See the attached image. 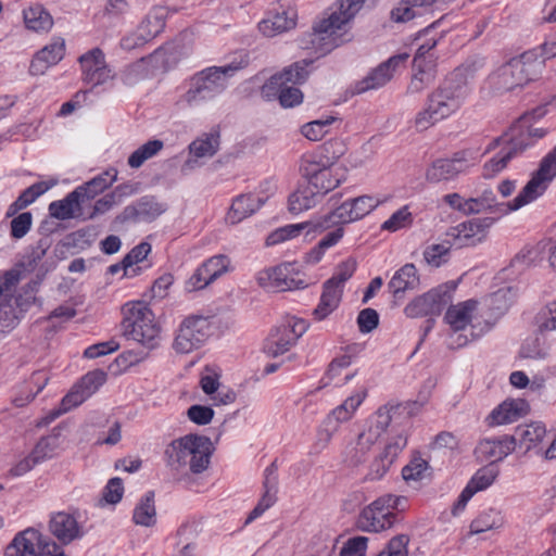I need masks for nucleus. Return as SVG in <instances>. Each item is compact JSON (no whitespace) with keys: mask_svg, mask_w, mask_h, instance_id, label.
<instances>
[{"mask_svg":"<svg viewBox=\"0 0 556 556\" xmlns=\"http://www.w3.org/2000/svg\"><path fill=\"white\" fill-rule=\"evenodd\" d=\"M529 143L522 144L520 141L508 137L507 135L493 139L485 147L483 154L491 153L500 149L498 153L486 161L482 167V177L492 179L502 173L508 165L513 156L525 150Z\"/></svg>","mask_w":556,"mask_h":556,"instance_id":"nucleus-14","label":"nucleus"},{"mask_svg":"<svg viewBox=\"0 0 556 556\" xmlns=\"http://www.w3.org/2000/svg\"><path fill=\"white\" fill-rule=\"evenodd\" d=\"M455 245L454 241L447 237L439 242H432L424 250V260L431 267H440L446 264L451 257V249Z\"/></svg>","mask_w":556,"mask_h":556,"instance_id":"nucleus-53","label":"nucleus"},{"mask_svg":"<svg viewBox=\"0 0 556 556\" xmlns=\"http://www.w3.org/2000/svg\"><path fill=\"white\" fill-rule=\"evenodd\" d=\"M343 292L333 288L331 283H324L318 305L313 312L316 320H324L330 316L340 305Z\"/></svg>","mask_w":556,"mask_h":556,"instance_id":"nucleus-50","label":"nucleus"},{"mask_svg":"<svg viewBox=\"0 0 556 556\" xmlns=\"http://www.w3.org/2000/svg\"><path fill=\"white\" fill-rule=\"evenodd\" d=\"M275 193V186L267 184L266 194L249 193L237 197L227 212L226 222L237 225L253 215Z\"/></svg>","mask_w":556,"mask_h":556,"instance_id":"nucleus-27","label":"nucleus"},{"mask_svg":"<svg viewBox=\"0 0 556 556\" xmlns=\"http://www.w3.org/2000/svg\"><path fill=\"white\" fill-rule=\"evenodd\" d=\"M419 285V276L414 264H405L395 271L389 282V289L394 294L413 290Z\"/></svg>","mask_w":556,"mask_h":556,"instance_id":"nucleus-52","label":"nucleus"},{"mask_svg":"<svg viewBox=\"0 0 556 556\" xmlns=\"http://www.w3.org/2000/svg\"><path fill=\"white\" fill-rule=\"evenodd\" d=\"M516 448V439L509 435L486 438L476 446L475 453L478 459L493 463L501 462Z\"/></svg>","mask_w":556,"mask_h":556,"instance_id":"nucleus-33","label":"nucleus"},{"mask_svg":"<svg viewBox=\"0 0 556 556\" xmlns=\"http://www.w3.org/2000/svg\"><path fill=\"white\" fill-rule=\"evenodd\" d=\"M320 201L321 198L307 184H303L288 197L287 208L291 214L299 215L316 207Z\"/></svg>","mask_w":556,"mask_h":556,"instance_id":"nucleus-43","label":"nucleus"},{"mask_svg":"<svg viewBox=\"0 0 556 556\" xmlns=\"http://www.w3.org/2000/svg\"><path fill=\"white\" fill-rule=\"evenodd\" d=\"M391 424V414L388 409L379 408L365 422L364 428L346 451L348 460L352 465L363 463L380 437Z\"/></svg>","mask_w":556,"mask_h":556,"instance_id":"nucleus-11","label":"nucleus"},{"mask_svg":"<svg viewBox=\"0 0 556 556\" xmlns=\"http://www.w3.org/2000/svg\"><path fill=\"white\" fill-rule=\"evenodd\" d=\"M86 392L87 391H85V388L81 387L79 381L75 383L68 393L62 399L59 408L52 412L50 421L88 400L90 395Z\"/></svg>","mask_w":556,"mask_h":556,"instance_id":"nucleus-58","label":"nucleus"},{"mask_svg":"<svg viewBox=\"0 0 556 556\" xmlns=\"http://www.w3.org/2000/svg\"><path fill=\"white\" fill-rule=\"evenodd\" d=\"M498 477V469L493 465H488L479 470L471 477L466 485V495L472 493L473 495L480 491L490 488Z\"/></svg>","mask_w":556,"mask_h":556,"instance_id":"nucleus-57","label":"nucleus"},{"mask_svg":"<svg viewBox=\"0 0 556 556\" xmlns=\"http://www.w3.org/2000/svg\"><path fill=\"white\" fill-rule=\"evenodd\" d=\"M475 162L468 152L456 153L450 159H438L433 161L425 172V178L430 184L450 181L462 174L469 172Z\"/></svg>","mask_w":556,"mask_h":556,"instance_id":"nucleus-16","label":"nucleus"},{"mask_svg":"<svg viewBox=\"0 0 556 556\" xmlns=\"http://www.w3.org/2000/svg\"><path fill=\"white\" fill-rule=\"evenodd\" d=\"M443 319L452 331L450 345L453 348H462L484 336L495 325V318L488 314L479 299H467L450 305Z\"/></svg>","mask_w":556,"mask_h":556,"instance_id":"nucleus-2","label":"nucleus"},{"mask_svg":"<svg viewBox=\"0 0 556 556\" xmlns=\"http://www.w3.org/2000/svg\"><path fill=\"white\" fill-rule=\"evenodd\" d=\"M437 45L435 40L422 45L414 58V73L407 86L408 94H419L428 88L435 79V70L432 59H427L428 53Z\"/></svg>","mask_w":556,"mask_h":556,"instance_id":"nucleus-22","label":"nucleus"},{"mask_svg":"<svg viewBox=\"0 0 556 556\" xmlns=\"http://www.w3.org/2000/svg\"><path fill=\"white\" fill-rule=\"evenodd\" d=\"M529 412V404L522 399H507L489 415L491 426H503L517 421Z\"/></svg>","mask_w":556,"mask_h":556,"instance_id":"nucleus-37","label":"nucleus"},{"mask_svg":"<svg viewBox=\"0 0 556 556\" xmlns=\"http://www.w3.org/2000/svg\"><path fill=\"white\" fill-rule=\"evenodd\" d=\"M361 352L358 345L349 346L343 354L334 357L329 364L323 378L324 386L332 384L337 388L344 387L354 379L359 378V369L351 368Z\"/></svg>","mask_w":556,"mask_h":556,"instance_id":"nucleus-18","label":"nucleus"},{"mask_svg":"<svg viewBox=\"0 0 556 556\" xmlns=\"http://www.w3.org/2000/svg\"><path fill=\"white\" fill-rule=\"evenodd\" d=\"M470 89L465 83L446 80L427 97L426 106L412 121L416 131H425L455 115L466 103Z\"/></svg>","mask_w":556,"mask_h":556,"instance_id":"nucleus-3","label":"nucleus"},{"mask_svg":"<svg viewBox=\"0 0 556 556\" xmlns=\"http://www.w3.org/2000/svg\"><path fill=\"white\" fill-rule=\"evenodd\" d=\"M50 533L62 544H70L85 535L84 523L76 511H58L49 520Z\"/></svg>","mask_w":556,"mask_h":556,"instance_id":"nucleus-24","label":"nucleus"},{"mask_svg":"<svg viewBox=\"0 0 556 556\" xmlns=\"http://www.w3.org/2000/svg\"><path fill=\"white\" fill-rule=\"evenodd\" d=\"M213 445L205 435L186 434L173 440L165 448V460L175 470L189 468L193 473L203 472L210 465Z\"/></svg>","mask_w":556,"mask_h":556,"instance_id":"nucleus-4","label":"nucleus"},{"mask_svg":"<svg viewBox=\"0 0 556 556\" xmlns=\"http://www.w3.org/2000/svg\"><path fill=\"white\" fill-rule=\"evenodd\" d=\"M344 235L345 230L341 227L330 228L327 235L305 254L304 262L308 265L318 264L326 251L336 247L343 239Z\"/></svg>","mask_w":556,"mask_h":556,"instance_id":"nucleus-51","label":"nucleus"},{"mask_svg":"<svg viewBox=\"0 0 556 556\" xmlns=\"http://www.w3.org/2000/svg\"><path fill=\"white\" fill-rule=\"evenodd\" d=\"M506 525L505 514L496 508L481 511L470 523L469 534H480L488 531H500Z\"/></svg>","mask_w":556,"mask_h":556,"instance_id":"nucleus-45","label":"nucleus"},{"mask_svg":"<svg viewBox=\"0 0 556 556\" xmlns=\"http://www.w3.org/2000/svg\"><path fill=\"white\" fill-rule=\"evenodd\" d=\"M169 66V53L165 49H159L152 54L142 58L128 65L123 72V80L126 85H134L139 80L149 78Z\"/></svg>","mask_w":556,"mask_h":556,"instance_id":"nucleus-20","label":"nucleus"},{"mask_svg":"<svg viewBox=\"0 0 556 556\" xmlns=\"http://www.w3.org/2000/svg\"><path fill=\"white\" fill-rule=\"evenodd\" d=\"M132 521L135 525L153 528L157 522V513L153 492H147L136 503L132 511Z\"/></svg>","mask_w":556,"mask_h":556,"instance_id":"nucleus-47","label":"nucleus"},{"mask_svg":"<svg viewBox=\"0 0 556 556\" xmlns=\"http://www.w3.org/2000/svg\"><path fill=\"white\" fill-rule=\"evenodd\" d=\"M204 101L207 100L204 97L199 79L194 75L189 80L187 90L184 93H181L180 97L178 98L176 105L179 109H187L197 106Z\"/></svg>","mask_w":556,"mask_h":556,"instance_id":"nucleus-61","label":"nucleus"},{"mask_svg":"<svg viewBox=\"0 0 556 556\" xmlns=\"http://www.w3.org/2000/svg\"><path fill=\"white\" fill-rule=\"evenodd\" d=\"M161 140H150L136 149L128 157V165L131 168L140 167L146 161L156 155L163 149Z\"/></svg>","mask_w":556,"mask_h":556,"instance_id":"nucleus-64","label":"nucleus"},{"mask_svg":"<svg viewBox=\"0 0 556 556\" xmlns=\"http://www.w3.org/2000/svg\"><path fill=\"white\" fill-rule=\"evenodd\" d=\"M20 274L15 270L0 277V329L5 330L16 325L18 319L17 302L13 299Z\"/></svg>","mask_w":556,"mask_h":556,"instance_id":"nucleus-21","label":"nucleus"},{"mask_svg":"<svg viewBox=\"0 0 556 556\" xmlns=\"http://www.w3.org/2000/svg\"><path fill=\"white\" fill-rule=\"evenodd\" d=\"M479 300L485 305V311L495 318L496 323L509 308L513 302V296L509 289L503 288L494 292L492 295Z\"/></svg>","mask_w":556,"mask_h":556,"instance_id":"nucleus-56","label":"nucleus"},{"mask_svg":"<svg viewBox=\"0 0 556 556\" xmlns=\"http://www.w3.org/2000/svg\"><path fill=\"white\" fill-rule=\"evenodd\" d=\"M394 523V516L388 510L381 497L365 506L357 519L359 529L369 533L386 531Z\"/></svg>","mask_w":556,"mask_h":556,"instance_id":"nucleus-26","label":"nucleus"},{"mask_svg":"<svg viewBox=\"0 0 556 556\" xmlns=\"http://www.w3.org/2000/svg\"><path fill=\"white\" fill-rule=\"evenodd\" d=\"M151 252V245L142 242L135 247L123 260L124 276L132 277L139 271L138 264L143 262Z\"/></svg>","mask_w":556,"mask_h":556,"instance_id":"nucleus-60","label":"nucleus"},{"mask_svg":"<svg viewBox=\"0 0 556 556\" xmlns=\"http://www.w3.org/2000/svg\"><path fill=\"white\" fill-rule=\"evenodd\" d=\"M412 224V212L407 205H404L392 213L391 216L381 224L380 228L383 231L396 232L409 228Z\"/></svg>","mask_w":556,"mask_h":556,"instance_id":"nucleus-63","label":"nucleus"},{"mask_svg":"<svg viewBox=\"0 0 556 556\" xmlns=\"http://www.w3.org/2000/svg\"><path fill=\"white\" fill-rule=\"evenodd\" d=\"M402 477L408 485L417 486L430 477L429 465L425 459L416 457L402 469Z\"/></svg>","mask_w":556,"mask_h":556,"instance_id":"nucleus-59","label":"nucleus"},{"mask_svg":"<svg viewBox=\"0 0 556 556\" xmlns=\"http://www.w3.org/2000/svg\"><path fill=\"white\" fill-rule=\"evenodd\" d=\"M556 178V146L539 163L530 179L514 198L511 208H522L541 198Z\"/></svg>","mask_w":556,"mask_h":556,"instance_id":"nucleus-12","label":"nucleus"},{"mask_svg":"<svg viewBox=\"0 0 556 556\" xmlns=\"http://www.w3.org/2000/svg\"><path fill=\"white\" fill-rule=\"evenodd\" d=\"M219 374L210 367H205L200 377L201 390L210 396L214 405H228L236 401V393L222 388Z\"/></svg>","mask_w":556,"mask_h":556,"instance_id":"nucleus-36","label":"nucleus"},{"mask_svg":"<svg viewBox=\"0 0 556 556\" xmlns=\"http://www.w3.org/2000/svg\"><path fill=\"white\" fill-rule=\"evenodd\" d=\"M516 434L521 446H525L527 451L535 450L536 452L542 448L541 444L547 435V429L544 424L535 421L519 426Z\"/></svg>","mask_w":556,"mask_h":556,"instance_id":"nucleus-48","label":"nucleus"},{"mask_svg":"<svg viewBox=\"0 0 556 556\" xmlns=\"http://www.w3.org/2000/svg\"><path fill=\"white\" fill-rule=\"evenodd\" d=\"M45 534L35 528L17 532L4 549V556H40Z\"/></svg>","mask_w":556,"mask_h":556,"instance_id":"nucleus-30","label":"nucleus"},{"mask_svg":"<svg viewBox=\"0 0 556 556\" xmlns=\"http://www.w3.org/2000/svg\"><path fill=\"white\" fill-rule=\"evenodd\" d=\"M49 215L59 220L73 218L87 219L84 211V204L77 197V192H70L65 198L52 201L48 207Z\"/></svg>","mask_w":556,"mask_h":556,"instance_id":"nucleus-39","label":"nucleus"},{"mask_svg":"<svg viewBox=\"0 0 556 556\" xmlns=\"http://www.w3.org/2000/svg\"><path fill=\"white\" fill-rule=\"evenodd\" d=\"M22 16L25 28L36 34H47L54 25L51 13L39 3L26 7Z\"/></svg>","mask_w":556,"mask_h":556,"instance_id":"nucleus-40","label":"nucleus"},{"mask_svg":"<svg viewBox=\"0 0 556 556\" xmlns=\"http://www.w3.org/2000/svg\"><path fill=\"white\" fill-rule=\"evenodd\" d=\"M65 40L62 37H53L50 42L35 53L29 64L31 76H41L48 70L56 65L65 55Z\"/></svg>","mask_w":556,"mask_h":556,"instance_id":"nucleus-29","label":"nucleus"},{"mask_svg":"<svg viewBox=\"0 0 556 556\" xmlns=\"http://www.w3.org/2000/svg\"><path fill=\"white\" fill-rule=\"evenodd\" d=\"M391 200L392 197L388 193H363L345 199L338 206L320 216L326 231L330 228L339 227L344 229L345 225L364 219L378 207L389 203Z\"/></svg>","mask_w":556,"mask_h":556,"instance_id":"nucleus-5","label":"nucleus"},{"mask_svg":"<svg viewBox=\"0 0 556 556\" xmlns=\"http://www.w3.org/2000/svg\"><path fill=\"white\" fill-rule=\"evenodd\" d=\"M528 261L532 264L547 262V266L556 270V239H545L528 250Z\"/></svg>","mask_w":556,"mask_h":556,"instance_id":"nucleus-54","label":"nucleus"},{"mask_svg":"<svg viewBox=\"0 0 556 556\" xmlns=\"http://www.w3.org/2000/svg\"><path fill=\"white\" fill-rule=\"evenodd\" d=\"M456 282L448 281L414 298L404 307V314L409 318L438 314L443 302L456 289Z\"/></svg>","mask_w":556,"mask_h":556,"instance_id":"nucleus-15","label":"nucleus"},{"mask_svg":"<svg viewBox=\"0 0 556 556\" xmlns=\"http://www.w3.org/2000/svg\"><path fill=\"white\" fill-rule=\"evenodd\" d=\"M124 332L148 350L159 345L161 328L153 312L142 302H130L123 306Z\"/></svg>","mask_w":556,"mask_h":556,"instance_id":"nucleus-8","label":"nucleus"},{"mask_svg":"<svg viewBox=\"0 0 556 556\" xmlns=\"http://www.w3.org/2000/svg\"><path fill=\"white\" fill-rule=\"evenodd\" d=\"M326 231L321 216L298 224H289L274 230L266 239L267 245H275L304 236L307 240L315 239L319 233Z\"/></svg>","mask_w":556,"mask_h":556,"instance_id":"nucleus-28","label":"nucleus"},{"mask_svg":"<svg viewBox=\"0 0 556 556\" xmlns=\"http://www.w3.org/2000/svg\"><path fill=\"white\" fill-rule=\"evenodd\" d=\"M306 61L295 62L282 71L271 75L262 87V96L266 99L277 98L282 108H294L303 102L302 91L289 84H301L308 76Z\"/></svg>","mask_w":556,"mask_h":556,"instance_id":"nucleus-6","label":"nucleus"},{"mask_svg":"<svg viewBox=\"0 0 556 556\" xmlns=\"http://www.w3.org/2000/svg\"><path fill=\"white\" fill-rule=\"evenodd\" d=\"M341 124V118L336 114L323 115L321 117L307 122L300 127V134L312 142L323 140L328 136L334 126Z\"/></svg>","mask_w":556,"mask_h":556,"instance_id":"nucleus-44","label":"nucleus"},{"mask_svg":"<svg viewBox=\"0 0 556 556\" xmlns=\"http://www.w3.org/2000/svg\"><path fill=\"white\" fill-rule=\"evenodd\" d=\"M59 179L55 177H51L47 180H41L35 182L27 189H25L20 197L10 205L8 210V215H14L20 210L25 208L26 206L34 203L40 195L46 193L48 190L56 186Z\"/></svg>","mask_w":556,"mask_h":556,"instance_id":"nucleus-46","label":"nucleus"},{"mask_svg":"<svg viewBox=\"0 0 556 556\" xmlns=\"http://www.w3.org/2000/svg\"><path fill=\"white\" fill-rule=\"evenodd\" d=\"M514 203V199L500 203L497 202L496 195L491 188H485L482 192L476 197H469L467 200V215H478L481 213L497 214L500 217L507 216L520 208H511L510 205Z\"/></svg>","mask_w":556,"mask_h":556,"instance_id":"nucleus-31","label":"nucleus"},{"mask_svg":"<svg viewBox=\"0 0 556 556\" xmlns=\"http://www.w3.org/2000/svg\"><path fill=\"white\" fill-rule=\"evenodd\" d=\"M485 86L496 94L521 87L510 62L494 70L486 78Z\"/></svg>","mask_w":556,"mask_h":556,"instance_id":"nucleus-42","label":"nucleus"},{"mask_svg":"<svg viewBox=\"0 0 556 556\" xmlns=\"http://www.w3.org/2000/svg\"><path fill=\"white\" fill-rule=\"evenodd\" d=\"M536 329L541 334L556 332V299L547 302L535 317Z\"/></svg>","mask_w":556,"mask_h":556,"instance_id":"nucleus-62","label":"nucleus"},{"mask_svg":"<svg viewBox=\"0 0 556 556\" xmlns=\"http://www.w3.org/2000/svg\"><path fill=\"white\" fill-rule=\"evenodd\" d=\"M219 148V136L217 132L203 134L193 140L189 146V157L184 164V170H193L202 165V160L215 155Z\"/></svg>","mask_w":556,"mask_h":556,"instance_id":"nucleus-34","label":"nucleus"},{"mask_svg":"<svg viewBox=\"0 0 556 556\" xmlns=\"http://www.w3.org/2000/svg\"><path fill=\"white\" fill-rule=\"evenodd\" d=\"M237 71V66L227 65L220 67H210L195 76L202 87L206 100L214 99L220 94L228 86L229 78Z\"/></svg>","mask_w":556,"mask_h":556,"instance_id":"nucleus-32","label":"nucleus"},{"mask_svg":"<svg viewBox=\"0 0 556 556\" xmlns=\"http://www.w3.org/2000/svg\"><path fill=\"white\" fill-rule=\"evenodd\" d=\"M49 377L43 371L34 372L29 380L24 383L21 388V396L14 399L16 406H24L31 402L35 396L43 390L48 384Z\"/></svg>","mask_w":556,"mask_h":556,"instance_id":"nucleus-55","label":"nucleus"},{"mask_svg":"<svg viewBox=\"0 0 556 556\" xmlns=\"http://www.w3.org/2000/svg\"><path fill=\"white\" fill-rule=\"evenodd\" d=\"M368 383L365 378H358L356 386L346 397L330 410L325 418L323 426L318 429L316 442L314 443L315 452H320L329 444L333 434L337 432L339 425L353 419L358 408L363 405L368 396Z\"/></svg>","mask_w":556,"mask_h":556,"instance_id":"nucleus-7","label":"nucleus"},{"mask_svg":"<svg viewBox=\"0 0 556 556\" xmlns=\"http://www.w3.org/2000/svg\"><path fill=\"white\" fill-rule=\"evenodd\" d=\"M301 172L306 184L321 199L330 191L338 188L345 176L336 162L321 154H308L303 157Z\"/></svg>","mask_w":556,"mask_h":556,"instance_id":"nucleus-9","label":"nucleus"},{"mask_svg":"<svg viewBox=\"0 0 556 556\" xmlns=\"http://www.w3.org/2000/svg\"><path fill=\"white\" fill-rule=\"evenodd\" d=\"M407 60V53H400L389 58L357 83L356 91L362 93L386 86L396 74L405 68Z\"/></svg>","mask_w":556,"mask_h":556,"instance_id":"nucleus-19","label":"nucleus"},{"mask_svg":"<svg viewBox=\"0 0 556 556\" xmlns=\"http://www.w3.org/2000/svg\"><path fill=\"white\" fill-rule=\"evenodd\" d=\"M298 11L293 7H280L266 13L257 23L260 34L265 38H274L295 28Z\"/></svg>","mask_w":556,"mask_h":556,"instance_id":"nucleus-23","label":"nucleus"},{"mask_svg":"<svg viewBox=\"0 0 556 556\" xmlns=\"http://www.w3.org/2000/svg\"><path fill=\"white\" fill-rule=\"evenodd\" d=\"M509 62L521 87L536 80L544 68L543 60L539 56L536 51L532 50L526 51L521 55L511 59Z\"/></svg>","mask_w":556,"mask_h":556,"instance_id":"nucleus-35","label":"nucleus"},{"mask_svg":"<svg viewBox=\"0 0 556 556\" xmlns=\"http://www.w3.org/2000/svg\"><path fill=\"white\" fill-rule=\"evenodd\" d=\"M118 172L116 168H108L89 181L76 187L73 191L85 205L86 202L93 200L97 195L110 188L117 180Z\"/></svg>","mask_w":556,"mask_h":556,"instance_id":"nucleus-38","label":"nucleus"},{"mask_svg":"<svg viewBox=\"0 0 556 556\" xmlns=\"http://www.w3.org/2000/svg\"><path fill=\"white\" fill-rule=\"evenodd\" d=\"M169 15V8L165 5L152 7L141 20L136 30L122 38L121 47L124 50H132L153 40L164 30Z\"/></svg>","mask_w":556,"mask_h":556,"instance_id":"nucleus-13","label":"nucleus"},{"mask_svg":"<svg viewBox=\"0 0 556 556\" xmlns=\"http://www.w3.org/2000/svg\"><path fill=\"white\" fill-rule=\"evenodd\" d=\"M495 220L491 216L471 218L451 227L447 230V237L454 241L456 247H475L486 239Z\"/></svg>","mask_w":556,"mask_h":556,"instance_id":"nucleus-17","label":"nucleus"},{"mask_svg":"<svg viewBox=\"0 0 556 556\" xmlns=\"http://www.w3.org/2000/svg\"><path fill=\"white\" fill-rule=\"evenodd\" d=\"M83 77L91 86H100L114 79L115 74L99 48H93L79 58Z\"/></svg>","mask_w":556,"mask_h":556,"instance_id":"nucleus-25","label":"nucleus"},{"mask_svg":"<svg viewBox=\"0 0 556 556\" xmlns=\"http://www.w3.org/2000/svg\"><path fill=\"white\" fill-rule=\"evenodd\" d=\"M66 447L62 430L54 428L49 434L40 438L33 447L40 464L59 456Z\"/></svg>","mask_w":556,"mask_h":556,"instance_id":"nucleus-41","label":"nucleus"},{"mask_svg":"<svg viewBox=\"0 0 556 556\" xmlns=\"http://www.w3.org/2000/svg\"><path fill=\"white\" fill-rule=\"evenodd\" d=\"M277 268L283 291L304 289L309 285L298 263L286 262Z\"/></svg>","mask_w":556,"mask_h":556,"instance_id":"nucleus-49","label":"nucleus"},{"mask_svg":"<svg viewBox=\"0 0 556 556\" xmlns=\"http://www.w3.org/2000/svg\"><path fill=\"white\" fill-rule=\"evenodd\" d=\"M365 0H337L314 26L313 45L327 54L353 39L352 27Z\"/></svg>","mask_w":556,"mask_h":556,"instance_id":"nucleus-1","label":"nucleus"},{"mask_svg":"<svg viewBox=\"0 0 556 556\" xmlns=\"http://www.w3.org/2000/svg\"><path fill=\"white\" fill-rule=\"evenodd\" d=\"M213 331L210 317L188 315L177 326L172 348L178 354H190L200 350Z\"/></svg>","mask_w":556,"mask_h":556,"instance_id":"nucleus-10","label":"nucleus"}]
</instances>
